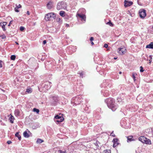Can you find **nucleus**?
<instances>
[{
	"instance_id": "nucleus-21",
	"label": "nucleus",
	"mask_w": 153,
	"mask_h": 153,
	"mask_svg": "<svg viewBox=\"0 0 153 153\" xmlns=\"http://www.w3.org/2000/svg\"><path fill=\"white\" fill-rule=\"evenodd\" d=\"M26 91L28 93H30L32 92V90L31 88H27Z\"/></svg>"
},
{
	"instance_id": "nucleus-29",
	"label": "nucleus",
	"mask_w": 153,
	"mask_h": 153,
	"mask_svg": "<svg viewBox=\"0 0 153 153\" xmlns=\"http://www.w3.org/2000/svg\"><path fill=\"white\" fill-rule=\"evenodd\" d=\"M25 29L24 27L21 26L20 27V29L21 31H23Z\"/></svg>"
},
{
	"instance_id": "nucleus-45",
	"label": "nucleus",
	"mask_w": 153,
	"mask_h": 153,
	"mask_svg": "<svg viewBox=\"0 0 153 153\" xmlns=\"http://www.w3.org/2000/svg\"><path fill=\"white\" fill-rule=\"evenodd\" d=\"M27 14L28 15H30V13H29V11H27Z\"/></svg>"
},
{
	"instance_id": "nucleus-30",
	"label": "nucleus",
	"mask_w": 153,
	"mask_h": 153,
	"mask_svg": "<svg viewBox=\"0 0 153 153\" xmlns=\"http://www.w3.org/2000/svg\"><path fill=\"white\" fill-rule=\"evenodd\" d=\"M0 37H1L2 39H4L6 38V36L4 35L0 36Z\"/></svg>"
},
{
	"instance_id": "nucleus-40",
	"label": "nucleus",
	"mask_w": 153,
	"mask_h": 153,
	"mask_svg": "<svg viewBox=\"0 0 153 153\" xmlns=\"http://www.w3.org/2000/svg\"><path fill=\"white\" fill-rule=\"evenodd\" d=\"M94 40V38L93 37H91L90 38V40L92 41Z\"/></svg>"
},
{
	"instance_id": "nucleus-47",
	"label": "nucleus",
	"mask_w": 153,
	"mask_h": 153,
	"mask_svg": "<svg viewBox=\"0 0 153 153\" xmlns=\"http://www.w3.org/2000/svg\"><path fill=\"white\" fill-rule=\"evenodd\" d=\"M149 63H150L151 62H152L151 59H150L149 60Z\"/></svg>"
},
{
	"instance_id": "nucleus-50",
	"label": "nucleus",
	"mask_w": 153,
	"mask_h": 153,
	"mask_svg": "<svg viewBox=\"0 0 153 153\" xmlns=\"http://www.w3.org/2000/svg\"><path fill=\"white\" fill-rule=\"evenodd\" d=\"M117 59V58H116V57H114V59Z\"/></svg>"
},
{
	"instance_id": "nucleus-36",
	"label": "nucleus",
	"mask_w": 153,
	"mask_h": 153,
	"mask_svg": "<svg viewBox=\"0 0 153 153\" xmlns=\"http://www.w3.org/2000/svg\"><path fill=\"white\" fill-rule=\"evenodd\" d=\"M59 152L60 153H66V151H62L61 150H59Z\"/></svg>"
},
{
	"instance_id": "nucleus-35",
	"label": "nucleus",
	"mask_w": 153,
	"mask_h": 153,
	"mask_svg": "<svg viewBox=\"0 0 153 153\" xmlns=\"http://www.w3.org/2000/svg\"><path fill=\"white\" fill-rule=\"evenodd\" d=\"M18 9H17V7H16L15 8V11L16 12H18L19 11L18 10Z\"/></svg>"
},
{
	"instance_id": "nucleus-46",
	"label": "nucleus",
	"mask_w": 153,
	"mask_h": 153,
	"mask_svg": "<svg viewBox=\"0 0 153 153\" xmlns=\"http://www.w3.org/2000/svg\"><path fill=\"white\" fill-rule=\"evenodd\" d=\"M91 44H92V45H94V43L93 42H91Z\"/></svg>"
},
{
	"instance_id": "nucleus-15",
	"label": "nucleus",
	"mask_w": 153,
	"mask_h": 153,
	"mask_svg": "<svg viewBox=\"0 0 153 153\" xmlns=\"http://www.w3.org/2000/svg\"><path fill=\"white\" fill-rule=\"evenodd\" d=\"M146 137H145L144 136H142L140 137L139 138V140L142 142L143 143H144V142L145 140L146 139Z\"/></svg>"
},
{
	"instance_id": "nucleus-33",
	"label": "nucleus",
	"mask_w": 153,
	"mask_h": 153,
	"mask_svg": "<svg viewBox=\"0 0 153 153\" xmlns=\"http://www.w3.org/2000/svg\"><path fill=\"white\" fill-rule=\"evenodd\" d=\"M110 136H112L113 137H115V135L113 133V131L110 134Z\"/></svg>"
},
{
	"instance_id": "nucleus-31",
	"label": "nucleus",
	"mask_w": 153,
	"mask_h": 153,
	"mask_svg": "<svg viewBox=\"0 0 153 153\" xmlns=\"http://www.w3.org/2000/svg\"><path fill=\"white\" fill-rule=\"evenodd\" d=\"M53 100H54V101L55 102H56L57 101V100H58L57 98L56 97H54L53 98Z\"/></svg>"
},
{
	"instance_id": "nucleus-6",
	"label": "nucleus",
	"mask_w": 153,
	"mask_h": 153,
	"mask_svg": "<svg viewBox=\"0 0 153 153\" xmlns=\"http://www.w3.org/2000/svg\"><path fill=\"white\" fill-rule=\"evenodd\" d=\"M139 16L140 18L143 19L146 16V11L144 9H140L139 12Z\"/></svg>"
},
{
	"instance_id": "nucleus-26",
	"label": "nucleus",
	"mask_w": 153,
	"mask_h": 153,
	"mask_svg": "<svg viewBox=\"0 0 153 153\" xmlns=\"http://www.w3.org/2000/svg\"><path fill=\"white\" fill-rule=\"evenodd\" d=\"M33 111L36 112L37 113H38L39 112V109L36 108H33Z\"/></svg>"
},
{
	"instance_id": "nucleus-12",
	"label": "nucleus",
	"mask_w": 153,
	"mask_h": 153,
	"mask_svg": "<svg viewBox=\"0 0 153 153\" xmlns=\"http://www.w3.org/2000/svg\"><path fill=\"white\" fill-rule=\"evenodd\" d=\"M53 6L52 2L50 1L49 2L47 5V6L48 9H51Z\"/></svg>"
},
{
	"instance_id": "nucleus-38",
	"label": "nucleus",
	"mask_w": 153,
	"mask_h": 153,
	"mask_svg": "<svg viewBox=\"0 0 153 153\" xmlns=\"http://www.w3.org/2000/svg\"><path fill=\"white\" fill-rule=\"evenodd\" d=\"M7 143L9 144H11L12 143V142L10 140H8L7 141Z\"/></svg>"
},
{
	"instance_id": "nucleus-52",
	"label": "nucleus",
	"mask_w": 153,
	"mask_h": 153,
	"mask_svg": "<svg viewBox=\"0 0 153 153\" xmlns=\"http://www.w3.org/2000/svg\"><path fill=\"white\" fill-rule=\"evenodd\" d=\"M152 28H153V27H152Z\"/></svg>"
},
{
	"instance_id": "nucleus-9",
	"label": "nucleus",
	"mask_w": 153,
	"mask_h": 153,
	"mask_svg": "<svg viewBox=\"0 0 153 153\" xmlns=\"http://www.w3.org/2000/svg\"><path fill=\"white\" fill-rule=\"evenodd\" d=\"M133 4V2L131 1L125 0L124 1V6L125 7L129 6Z\"/></svg>"
},
{
	"instance_id": "nucleus-5",
	"label": "nucleus",
	"mask_w": 153,
	"mask_h": 153,
	"mask_svg": "<svg viewBox=\"0 0 153 153\" xmlns=\"http://www.w3.org/2000/svg\"><path fill=\"white\" fill-rule=\"evenodd\" d=\"M51 83L50 82H46L44 85L43 90L46 91V90H47L49 89L51 87Z\"/></svg>"
},
{
	"instance_id": "nucleus-7",
	"label": "nucleus",
	"mask_w": 153,
	"mask_h": 153,
	"mask_svg": "<svg viewBox=\"0 0 153 153\" xmlns=\"http://www.w3.org/2000/svg\"><path fill=\"white\" fill-rule=\"evenodd\" d=\"M118 52L119 54L122 55L126 53V50L124 47L119 48L118 49Z\"/></svg>"
},
{
	"instance_id": "nucleus-37",
	"label": "nucleus",
	"mask_w": 153,
	"mask_h": 153,
	"mask_svg": "<svg viewBox=\"0 0 153 153\" xmlns=\"http://www.w3.org/2000/svg\"><path fill=\"white\" fill-rule=\"evenodd\" d=\"M108 45L107 44H105L104 45V47L105 48H107L108 47Z\"/></svg>"
},
{
	"instance_id": "nucleus-28",
	"label": "nucleus",
	"mask_w": 153,
	"mask_h": 153,
	"mask_svg": "<svg viewBox=\"0 0 153 153\" xmlns=\"http://www.w3.org/2000/svg\"><path fill=\"white\" fill-rule=\"evenodd\" d=\"M103 153H111V151L109 150H105Z\"/></svg>"
},
{
	"instance_id": "nucleus-8",
	"label": "nucleus",
	"mask_w": 153,
	"mask_h": 153,
	"mask_svg": "<svg viewBox=\"0 0 153 153\" xmlns=\"http://www.w3.org/2000/svg\"><path fill=\"white\" fill-rule=\"evenodd\" d=\"M80 11V10H79L77 13L76 16H78L80 18H81L82 19V20H83L85 21L86 20V16L85 15L83 14H81L78 13Z\"/></svg>"
},
{
	"instance_id": "nucleus-10",
	"label": "nucleus",
	"mask_w": 153,
	"mask_h": 153,
	"mask_svg": "<svg viewBox=\"0 0 153 153\" xmlns=\"http://www.w3.org/2000/svg\"><path fill=\"white\" fill-rule=\"evenodd\" d=\"M118 140L117 138H114L113 140V142L114 143L113 147H115L118 145L119 143H118Z\"/></svg>"
},
{
	"instance_id": "nucleus-3",
	"label": "nucleus",
	"mask_w": 153,
	"mask_h": 153,
	"mask_svg": "<svg viewBox=\"0 0 153 153\" xmlns=\"http://www.w3.org/2000/svg\"><path fill=\"white\" fill-rule=\"evenodd\" d=\"M54 120L55 122L57 123L62 122L63 120L62 114H59V115L55 116L54 117Z\"/></svg>"
},
{
	"instance_id": "nucleus-41",
	"label": "nucleus",
	"mask_w": 153,
	"mask_h": 153,
	"mask_svg": "<svg viewBox=\"0 0 153 153\" xmlns=\"http://www.w3.org/2000/svg\"><path fill=\"white\" fill-rule=\"evenodd\" d=\"M46 43V40H44L43 41V44L45 45V44Z\"/></svg>"
},
{
	"instance_id": "nucleus-27",
	"label": "nucleus",
	"mask_w": 153,
	"mask_h": 153,
	"mask_svg": "<svg viewBox=\"0 0 153 153\" xmlns=\"http://www.w3.org/2000/svg\"><path fill=\"white\" fill-rule=\"evenodd\" d=\"M106 24L107 25H109L111 26H113V24L111 22H108Z\"/></svg>"
},
{
	"instance_id": "nucleus-14",
	"label": "nucleus",
	"mask_w": 153,
	"mask_h": 153,
	"mask_svg": "<svg viewBox=\"0 0 153 153\" xmlns=\"http://www.w3.org/2000/svg\"><path fill=\"white\" fill-rule=\"evenodd\" d=\"M11 115L10 117L9 118V120L10 122L11 123H13V120L14 119V117L10 114L9 116Z\"/></svg>"
},
{
	"instance_id": "nucleus-49",
	"label": "nucleus",
	"mask_w": 153,
	"mask_h": 153,
	"mask_svg": "<svg viewBox=\"0 0 153 153\" xmlns=\"http://www.w3.org/2000/svg\"><path fill=\"white\" fill-rule=\"evenodd\" d=\"M119 73L120 74H122V72L120 71V72H119Z\"/></svg>"
},
{
	"instance_id": "nucleus-43",
	"label": "nucleus",
	"mask_w": 153,
	"mask_h": 153,
	"mask_svg": "<svg viewBox=\"0 0 153 153\" xmlns=\"http://www.w3.org/2000/svg\"><path fill=\"white\" fill-rule=\"evenodd\" d=\"M80 74V76H82L83 75V73L82 72H81L79 74Z\"/></svg>"
},
{
	"instance_id": "nucleus-19",
	"label": "nucleus",
	"mask_w": 153,
	"mask_h": 153,
	"mask_svg": "<svg viewBox=\"0 0 153 153\" xmlns=\"http://www.w3.org/2000/svg\"><path fill=\"white\" fill-rule=\"evenodd\" d=\"M23 135L24 137H29V136L28 133H27V131H25L23 133Z\"/></svg>"
},
{
	"instance_id": "nucleus-51",
	"label": "nucleus",
	"mask_w": 153,
	"mask_h": 153,
	"mask_svg": "<svg viewBox=\"0 0 153 153\" xmlns=\"http://www.w3.org/2000/svg\"><path fill=\"white\" fill-rule=\"evenodd\" d=\"M76 99L77 100H78V99H77V98H76Z\"/></svg>"
},
{
	"instance_id": "nucleus-2",
	"label": "nucleus",
	"mask_w": 153,
	"mask_h": 153,
	"mask_svg": "<svg viewBox=\"0 0 153 153\" xmlns=\"http://www.w3.org/2000/svg\"><path fill=\"white\" fill-rule=\"evenodd\" d=\"M67 7L66 4L64 1L59 2L57 5L56 8L57 10H59L63 9H65Z\"/></svg>"
},
{
	"instance_id": "nucleus-16",
	"label": "nucleus",
	"mask_w": 153,
	"mask_h": 153,
	"mask_svg": "<svg viewBox=\"0 0 153 153\" xmlns=\"http://www.w3.org/2000/svg\"><path fill=\"white\" fill-rule=\"evenodd\" d=\"M146 48H153V43L151 42L150 44L149 45H147L146 46Z\"/></svg>"
},
{
	"instance_id": "nucleus-18",
	"label": "nucleus",
	"mask_w": 153,
	"mask_h": 153,
	"mask_svg": "<svg viewBox=\"0 0 153 153\" xmlns=\"http://www.w3.org/2000/svg\"><path fill=\"white\" fill-rule=\"evenodd\" d=\"M133 136H130L127 137V142L129 141H131L132 140H133V139H132Z\"/></svg>"
},
{
	"instance_id": "nucleus-39",
	"label": "nucleus",
	"mask_w": 153,
	"mask_h": 153,
	"mask_svg": "<svg viewBox=\"0 0 153 153\" xmlns=\"http://www.w3.org/2000/svg\"><path fill=\"white\" fill-rule=\"evenodd\" d=\"M2 62L0 60V68L2 67Z\"/></svg>"
},
{
	"instance_id": "nucleus-24",
	"label": "nucleus",
	"mask_w": 153,
	"mask_h": 153,
	"mask_svg": "<svg viewBox=\"0 0 153 153\" xmlns=\"http://www.w3.org/2000/svg\"><path fill=\"white\" fill-rule=\"evenodd\" d=\"M135 75H136V74L135 73H132V78L134 80V81H135L136 80L135 77Z\"/></svg>"
},
{
	"instance_id": "nucleus-23",
	"label": "nucleus",
	"mask_w": 153,
	"mask_h": 153,
	"mask_svg": "<svg viewBox=\"0 0 153 153\" xmlns=\"http://www.w3.org/2000/svg\"><path fill=\"white\" fill-rule=\"evenodd\" d=\"M64 13L65 12L64 11H61L60 12L59 14L61 16L64 17L65 16Z\"/></svg>"
},
{
	"instance_id": "nucleus-11",
	"label": "nucleus",
	"mask_w": 153,
	"mask_h": 153,
	"mask_svg": "<svg viewBox=\"0 0 153 153\" xmlns=\"http://www.w3.org/2000/svg\"><path fill=\"white\" fill-rule=\"evenodd\" d=\"M7 22H4L3 23H0V26H1L4 30H5V25H6Z\"/></svg>"
},
{
	"instance_id": "nucleus-17",
	"label": "nucleus",
	"mask_w": 153,
	"mask_h": 153,
	"mask_svg": "<svg viewBox=\"0 0 153 153\" xmlns=\"http://www.w3.org/2000/svg\"><path fill=\"white\" fill-rule=\"evenodd\" d=\"M20 112L18 109H16L15 111V114L16 116L18 117L19 116Z\"/></svg>"
},
{
	"instance_id": "nucleus-4",
	"label": "nucleus",
	"mask_w": 153,
	"mask_h": 153,
	"mask_svg": "<svg viewBox=\"0 0 153 153\" xmlns=\"http://www.w3.org/2000/svg\"><path fill=\"white\" fill-rule=\"evenodd\" d=\"M52 17L53 19H55L56 17L55 14L52 13H48L45 15V19L46 20L48 21L50 20L51 18Z\"/></svg>"
},
{
	"instance_id": "nucleus-42",
	"label": "nucleus",
	"mask_w": 153,
	"mask_h": 153,
	"mask_svg": "<svg viewBox=\"0 0 153 153\" xmlns=\"http://www.w3.org/2000/svg\"><path fill=\"white\" fill-rule=\"evenodd\" d=\"M13 22V21H10V22H9V24H8V26H10V25H11V22Z\"/></svg>"
},
{
	"instance_id": "nucleus-44",
	"label": "nucleus",
	"mask_w": 153,
	"mask_h": 153,
	"mask_svg": "<svg viewBox=\"0 0 153 153\" xmlns=\"http://www.w3.org/2000/svg\"><path fill=\"white\" fill-rule=\"evenodd\" d=\"M149 58H150V59H152V57L151 55H150L149 56Z\"/></svg>"
},
{
	"instance_id": "nucleus-25",
	"label": "nucleus",
	"mask_w": 153,
	"mask_h": 153,
	"mask_svg": "<svg viewBox=\"0 0 153 153\" xmlns=\"http://www.w3.org/2000/svg\"><path fill=\"white\" fill-rule=\"evenodd\" d=\"M16 56L14 55H12L11 56L10 59L12 60H14L15 59Z\"/></svg>"
},
{
	"instance_id": "nucleus-1",
	"label": "nucleus",
	"mask_w": 153,
	"mask_h": 153,
	"mask_svg": "<svg viewBox=\"0 0 153 153\" xmlns=\"http://www.w3.org/2000/svg\"><path fill=\"white\" fill-rule=\"evenodd\" d=\"M108 107L112 111H114L117 108V106L114 105V100L113 99L109 98L105 100Z\"/></svg>"
},
{
	"instance_id": "nucleus-20",
	"label": "nucleus",
	"mask_w": 153,
	"mask_h": 153,
	"mask_svg": "<svg viewBox=\"0 0 153 153\" xmlns=\"http://www.w3.org/2000/svg\"><path fill=\"white\" fill-rule=\"evenodd\" d=\"M43 142V140L40 139H38L36 141V143H40Z\"/></svg>"
},
{
	"instance_id": "nucleus-22",
	"label": "nucleus",
	"mask_w": 153,
	"mask_h": 153,
	"mask_svg": "<svg viewBox=\"0 0 153 153\" xmlns=\"http://www.w3.org/2000/svg\"><path fill=\"white\" fill-rule=\"evenodd\" d=\"M15 136L16 137H18L19 140H21V137L19 135V134L18 132H16L15 134Z\"/></svg>"
},
{
	"instance_id": "nucleus-48",
	"label": "nucleus",
	"mask_w": 153,
	"mask_h": 153,
	"mask_svg": "<svg viewBox=\"0 0 153 153\" xmlns=\"http://www.w3.org/2000/svg\"><path fill=\"white\" fill-rule=\"evenodd\" d=\"M15 42L17 45H19L18 43L17 42Z\"/></svg>"
},
{
	"instance_id": "nucleus-34",
	"label": "nucleus",
	"mask_w": 153,
	"mask_h": 153,
	"mask_svg": "<svg viewBox=\"0 0 153 153\" xmlns=\"http://www.w3.org/2000/svg\"><path fill=\"white\" fill-rule=\"evenodd\" d=\"M16 5V7H17V9H18L19 8H20L21 7V5L20 4H19L18 5Z\"/></svg>"
},
{
	"instance_id": "nucleus-32",
	"label": "nucleus",
	"mask_w": 153,
	"mask_h": 153,
	"mask_svg": "<svg viewBox=\"0 0 153 153\" xmlns=\"http://www.w3.org/2000/svg\"><path fill=\"white\" fill-rule=\"evenodd\" d=\"M140 72H143V71L144 70L143 69V68L142 67V66H140Z\"/></svg>"
},
{
	"instance_id": "nucleus-13",
	"label": "nucleus",
	"mask_w": 153,
	"mask_h": 153,
	"mask_svg": "<svg viewBox=\"0 0 153 153\" xmlns=\"http://www.w3.org/2000/svg\"><path fill=\"white\" fill-rule=\"evenodd\" d=\"M146 139L145 140L144 142V143L147 144H151V140L149 139H148L146 138Z\"/></svg>"
}]
</instances>
